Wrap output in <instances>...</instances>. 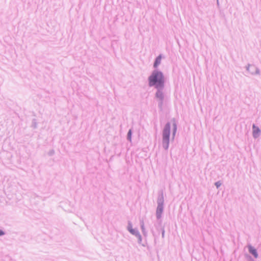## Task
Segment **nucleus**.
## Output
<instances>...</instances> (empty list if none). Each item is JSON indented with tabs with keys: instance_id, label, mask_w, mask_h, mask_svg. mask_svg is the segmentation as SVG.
Instances as JSON below:
<instances>
[{
	"instance_id": "1a4fd4ad",
	"label": "nucleus",
	"mask_w": 261,
	"mask_h": 261,
	"mask_svg": "<svg viewBox=\"0 0 261 261\" xmlns=\"http://www.w3.org/2000/svg\"><path fill=\"white\" fill-rule=\"evenodd\" d=\"M131 130H129L128 133V135H127V137H128V139L130 140L131 139Z\"/></svg>"
},
{
	"instance_id": "6e6552de",
	"label": "nucleus",
	"mask_w": 261,
	"mask_h": 261,
	"mask_svg": "<svg viewBox=\"0 0 261 261\" xmlns=\"http://www.w3.org/2000/svg\"><path fill=\"white\" fill-rule=\"evenodd\" d=\"M172 126H173V135H174V134L176 132V125L174 122L172 123Z\"/></svg>"
},
{
	"instance_id": "20e7f679",
	"label": "nucleus",
	"mask_w": 261,
	"mask_h": 261,
	"mask_svg": "<svg viewBox=\"0 0 261 261\" xmlns=\"http://www.w3.org/2000/svg\"><path fill=\"white\" fill-rule=\"evenodd\" d=\"M161 59H162V56H161V55L159 56L156 58V60H155V62H154V67L155 68H156V67H158V66L159 64H160V63H161Z\"/></svg>"
},
{
	"instance_id": "9b49d317",
	"label": "nucleus",
	"mask_w": 261,
	"mask_h": 261,
	"mask_svg": "<svg viewBox=\"0 0 261 261\" xmlns=\"http://www.w3.org/2000/svg\"><path fill=\"white\" fill-rule=\"evenodd\" d=\"M4 234V232L2 230H0V236H2Z\"/></svg>"
},
{
	"instance_id": "7ed1b4c3",
	"label": "nucleus",
	"mask_w": 261,
	"mask_h": 261,
	"mask_svg": "<svg viewBox=\"0 0 261 261\" xmlns=\"http://www.w3.org/2000/svg\"><path fill=\"white\" fill-rule=\"evenodd\" d=\"M253 134L254 137H257L258 136L259 133H260V130L258 127L255 126V125L253 126Z\"/></svg>"
},
{
	"instance_id": "f03ea898",
	"label": "nucleus",
	"mask_w": 261,
	"mask_h": 261,
	"mask_svg": "<svg viewBox=\"0 0 261 261\" xmlns=\"http://www.w3.org/2000/svg\"><path fill=\"white\" fill-rule=\"evenodd\" d=\"M170 125L169 123H167L163 131V144L166 148L168 147L169 141V135H170Z\"/></svg>"
},
{
	"instance_id": "39448f33",
	"label": "nucleus",
	"mask_w": 261,
	"mask_h": 261,
	"mask_svg": "<svg viewBox=\"0 0 261 261\" xmlns=\"http://www.w3.org/2000/svg\"><path fill=\"white\" fill-rule=\"evenodd\" d=\"M249 250L250 252L252 253L255 257H257V253L255 249L250 246H249Z\"/></svg>"
},
{
	"instance_id": "9d476101",
	"label": "nucleus",
	"mask_w": 261,
	"mask_h": 261,
	"mask_svg": "<svg viewBox=\"0 0 261 261\" xmlns=\"http://www.w3.org/2000/svg\"><path fill=\"white\" fill-rule=\"evenodd\" d=\"M216 185L217 187L218 188L221 185V183H220L219 182H217L216 183Z\"/></svg>"
},
{
	"instance_id": "423d86ee",
	"label": "nucleus",
	"mask_w": 261,
	"mask_h": 261,
	"mask_svg": "<svg viewBox=\"0 0 261 261\" xmlns=\"http://www.w3.org/2000/svg\"><path fill=\"white\" fill-rule=\"evenodd\" d=\"M163 212V206L162 205H160L158 207L156 210V215L158 218L161 217V214Z\"/></svg>"
},
{
	"instance_id": "f257e3e1",
	"label": "nucleus",
	"mask_w": 261,
	"mask_h": 261,
	"mask_svg": "<svg viewBox=\"0 0 261 261\" xmlns=\"http://www.w3.org/2000/svg\"><path fill=\"white\" fill-rule=\"evenodd\" d=\"M164 79L162 72L159 71H154L149 77V84L150 86L154 85L156 88L163 86Z\"/></svg>"
},
{
	"instance_id": "0eeeda50",
	"label": "nucleus",
	"mask_w": 261,
	"mask_h": 261,
	"mask_svg": "<svg viewBox=\"0 0 261 261\" xmlns=\"http://www.w3.org/2000/svg\"><path fill=\"white\" fill-rule=\"evenodd\" d=\"M156 95L158 98H159V99H160L161 100L163 98V93L160 91H159L157 92Z\"/></svg>"
}]
</instances>
